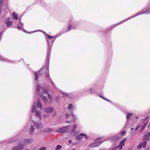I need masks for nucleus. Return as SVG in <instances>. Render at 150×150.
Here are the masks:
<instances>
[{
  "label": "nucleus",
  "instance_id": "obj_1",
  "mask_svg": "<svg viewBox=\"0 0 150 150\" xmlns=\"http://www.w3.org/2000/svg\"><path fill=\"white\" fill-rule=\"evenodd\" d=\"M33 142V139L31 138L22 139L20 141V143H21L22 145H23V146L24 145L31 144Z\"/></svg>",
  "mask_w": 150,
  "mask_h": 150
},
{
  "label": "nucleus",
  "instance_id": "obj_2",
  "mask_svg": "<svg viewBox=\"0 0 150 150\" xmlns=\"http://www.w3.org/2000/svg\"><path fill=\"white\" fill-rule=\"evenodd\" d=\"M69 127L68 126L65 127H63L57 130V132H58L61 133H66L67 132Z\"/></svg>",
  "mask_w": 150,
  "mask_h": 150
},
{
  "label": "nucleus",
  "instance_id": "obj_3",
  "mask_svg": "<svg viewBox=\"0 0 150 150\" xmlns=\"http://www.w3.org/2000/svg\"><path fill=\"white\" fill-rule=\"evenodd\" d=\"M42 70L43 74H44V76H48L49 75L48 69L47 67L45 66L43 69H41Z\"/></svg>",
  "mask_w": 150,
  "mask_h": 150
},
{
  "label": "nucleus",
  "instance_id": "obj_4",
  "mask_svg": "<svg viewBox=\"0 0 150 150\" xmlns=\"http://www.w3.org/2000/svg\"><path fill=\"white\" fill-rule=\"evenodd\" d=\"M44 111L47 113H51L54 110V108L52 107H47L44 109Z\"/></svg>",
  "mask_w": 150,
  "mask_h": 150
},
{
  "label": "nucleus",
  "instance_id": "obj_5",
  "mask_svg": "<svg viewBox=\"0 0 150 150\" xmlns=\"http://www.w3.org/2000/svg\"><path fill=\"white\" fill-rule=\"evenodd\" d=\"M82 136H84L86 139H87L88 137L87 135L86 134L81 133L79 135H77L76 137V139H80L82 138Z\"/></svg>",
  "mask_w": 150,
  "mask_h": 150
},
{
  "label": "nucleus",
  "instance_id": "obj_6",
  "mask_svg": "<svg viewBox=\"0 0 150 150\" xmlns=\"http://www.w3.org/2000/svg\"><path fill=\"white\" fill-rule=\"evenodd\" d=\"M18 144L20 145L19 146L14 147L11 150H22L23 148V145H22L20 142Z\"/></svg>",
  "mask_w": 150,
  "mask_h": 150
},
{
  "label": "nucleus",
  "instance_id": "obj_7",
  "mask_svg": "<svg viewBox=\"0 0 150 150\" xmlns=\"http://www.w3.org/2000/svg\"><path fill=\"white\" fill-rule=\"evenodd\" d=\"M144 139L146 140H150V132H146L144 134Z\"/></svg>",
  "mask_w": 150,
  "mask_h": 150
},
{
  "label": "nucleus",
  "instance_id": "obj_8",
  "mask_svg": "<svg viewBox=\"0 0 150 150\" xmlns=\"http://www.w3.org/2000/svg\"><path fill=\"white\" fill-rule=\"evenodd\" d=\"M41 69L40 70L38 73L35 72V80L36 81L38 80V76L39 75H41L43 74V72L42 71H41Z\"/></svg>",
  "mask_w": 150,
  "mask_h": 150
},
{
  "label": "nucleus",
  "instance_id": "obj_9",
  "mask_svg": "<svg viewBox=\"0 0 150 150\" xmlns=\"http://www.w3.org/2000/svg\"><path fill=\"white\" fill-rule=\"evenodd\" d=\"M32 122L34 127H36L37 129L40 130L41 129L39 124L34 122V121L33 120H32Z\"/></svg>",
  "mask_w": 150,
  "mask_h": 150
},
{
  "label": "nucleus",
  "instance_id": "obj_10",
  "mask_svg": "<svg viewBox=\"0 0 150 150\" xmlns=\"http://www.w3.org/2000/svg\"><path fill=\"white\" fill-rule=\"evenodd\" d=\"M53 129L52 128H48L47 129H45L42 131L43 132H52Z\"/></svg>",
  "mask_w": 150,
  "mask_h": 150
},
{
  "label": "nucleus",
  "instance_id": "obj_11",
  "mask_svg": "<svg viewBox=\"0 0 150 150\" xmlns=\"http://www.w3.org/2000/svg\"><path fill=\"white\" fill-rule=\"evenodd\" d=\"M103 142L102 141H99L97 142H95L93 143L94 147H96L99 146L100 144L103 143Z\"/></svg>",
  "mask_w": 150,
  "mask_h": 150
},
{
  "label": "nucleus",
  "instance_id": "obj_12",
  "mask_svg": "<svg viewBox=\"0 0 150 150\" xmlns=\"http://www.w3.org/2000/svg\"><path fill=\"white\" fill-rule=\"evenodd\" d=\"M0 61H3L4 62H8V59L6 58L0 56Z\"/></svg>",
  "mask_w": 150,
  "mask_h": 150
},
{
  "label": "nucleus",
  "instance_id": "obj_13",
  "mask_svg": "<svg viewBox=\"0 0 150 150\" xmlns=\"http://www.w3.org/2000/svg\"><path fill=\"white\" fill-rule=\"evenodd\" d=\"M5 23L6 24L7 26H9V18L7 17L6 18L5 21Z\"/></svg>",
  "mask_w": 150,
  "mask_h": 150
},
{
  "label": "nucleus",
  "instance_id": "obj_14",
  "mask_svg": "<svg viewBox=\"0 0 150 150\" xmlns=\"http://www.w3.org/2000/svg\"><path fill=\"white\" fill-rule=\"evenodd\" d=\"M37 107L39 108H42V105L41 103V102L40 101V100H38L37 101Z\"/></svg>",
  "mask_w": 150,
  "mask_h": 150
},
{
  "label": "nucleus",
  "instance_id": "obj_15",
  "mask_svg": "<svg viewBox=\"0 0 150 150\" xmlns=\"http://www.w3.org/2000/svg\"><path fill=\"white\" fill-rule=\"evenodd\" d=\"M35 129L32 126H31V128L29 130V132L30 134H32L34 132Z\"/></svg>",
  "mask_w": 150,
  "mask_h": 150
},
{
  "label": "nucleus",
  "instance_id": "obj_16",
  "mask_svg": "<svg viewBox=\"0 0 150 150\" xmlns=\"http://www.w3.org/2000/svg\"><path fill=\"white\" fill-rule=\"evenodd\" d=\"M13 16L14 19L15 20H17L18 18V16L17 14L15 12H13Z\"/></svg>",
  "mask_w": 150,
  "mask_h": 150
},
{
  "label": "nucleus",
  "instance_id": "obj_17",
  "mask_svg": "<svg viewBox=\"0 0 150 150\" xmlns=\"http://www.w3.org/2000/svg\"><path fill=\"white\" fill-rule=\"evenodd\" d=\"M77 127V126L76 125L74 124L73 125V127L72 128V129L71 131V132H73L76 129V128Z\"/></svg>",
  "mask_w": 150,
  "mask_h": 150
},
{
  "label": "nucleus",
  "instance_id": "obj_18",
  "mask_svg": "<svg viewBox=\"0 0 150 150\" xmlns=\"http://www.w3.org/2000/svg\"><path fill=\"white\" fill-rule=\"evenodd\" d=\"M42 91L43 93L45 94H47L48 90L45 89L44 87H42Z\"/></svg>",
  "mask_w": 150,
  "mask_h": 150
},
{
  "label": "nucleus",
  "instance_id": "obj_19",
  "mask_svg": "<svg viewBox=\"0 0 150 150\" xmlns=\"http://www.w3.org/2000/svg\"><path fill=\"white\" fill-rule=\"evenodd\" d=\"M36 111V106L35 105H33L32 108L31 112L34 113L35 111Z\"/></svg>",
  "mask_w": 150,
  "mask_h": 150
},
{
  "label": "nucleus",
  "instance_id": "obj_20",
  "mask_svg": "<svg viewBox=\"0 0 150 150\" xmlns=\"http://www.w3.org/2000/svg\"><path fill=\"white\" fill-rule=\"evenodd\" d=\"M42 100L45 103H46L47 102V100L45 96H43L42 97Z\"/></svg>",
  "mask_w": 150,
  "mask_h": 150
},
{
  "label": "nucleus",
  "instance_id": "obj_21",
  "mask_svg": "<svg viewBox=\"0 0 150 150\" xmlns=\"http://www.w3.org/2000/svg\"><path fill=\"white\" fill-rule=\"evenodd\" d=\"M75 28L74 27L72 26L71 25H69L68 27V30L67 31L71 30V29Z\"/></svg>",
  "mask_w": 150,
  "mask_h": 150
},
{
  "label": "nucleus",
  "instance_id": "obj_22",
  "mask_svg": "<svg viewBox=\"0 0 150 150\" xmlns=\"http://www.w3.org/2000/svg\"><path fill=\"white\" fill-rule=\"evenodd\" d=\"M40 111H39V112L36 111V116L39 117L40 119H41V115L40 114Z\"/></svg>",
  "mask_w": 150,
  "mask_h": 150
},
{
  "label": "nucleus",
  "instance_id": "obj_23",
  "mask_svg": "<svg viewBox=\"0 0 150 150\" xmlns=\"http://www.w3.org/2000/svg\"><path fill=\"white\" fill-rule=\"evenodd\" d=\"M146 144V141H144L142 143V146L144 148H145Z\"/></svg>",
  "mask_w": 150,
  "mask_h": 150
},
{
  "label": "nucleus",
  "instance_id": "obj_24",
  "mask_svg": "<svg viewBox=\"0 0 150 150\" xmlns=\"http://www.w3.org/2000/svg\"><path fill=\"white\" fill-rule=\"evenodd\" d=\"M146 123H145L144 124L143 127L142 128H141L140 129V130H139V131L140 132H141L143 131V130L144 129L145 126H146Z\"/></svg>",
  "mask_w": 150,
  "mask_h": 150
},
{
  "label": "nucleus",
  "instance_id": "obj_25",
  "mask_svg": "<svg viewBox=\"0 0 150 150\" xmlns=\"http://www.w3.org/2000/svg\"><path fill=\"white\" fill-rule=\"evenodd\" d=\"M41 88V86L40 85H38L37 86V88H36V90L37 91H40V89Z\"/></svg>",
  "mask_w": 150,
  "mask_h": 150
},
{
  "label": "nucleus",
  "instance_id": "obj_26",
  "mask_svg": "<svg viewBox=\"0 0 150 150\" xmlns=\"http://www.w3.org/2000/svg\"><path fill=\"white\" fill-rule=\"evenodd\" d=\"M61 148V146L60 145H58L55 148V150H59V149H60Z\"/></svg>",
  "mask_w": 150,
  "mask_h": 150
},
{
  "label": "nucleus",
  "instance_id": "obj_27",
  "mask_svg": "<svg viewBox=\"0 0 150 150\" xmlns=\"http://www.w3.org/2000/svg\"><path fill=\"white\" fill-rule=\"evenodd\" d=\"M73 107V105L72 104H70L68 106V108L70 109H71Z\"/></svg>",
  "mask_w": 150,
  "mask_h": 150
},
{
  "label": "nucleus",
  "instance_id": "obj_28",
  "mask_svg": "<svg viewBox=\"0 0 150 150\" xmlns=\"http://www.w3.org/2000/svg\"><path fill=\"white\" fill-rule=\"evenodd\" d=\"M99 96L100 97H101V98H103V99L108 101V102H110V101L108 99H106V98H105L104 97H103L102 96H101V95H99Z\"/></svg>",
  "mask_w": 150,
  "mask_h": 150
},
{
  "label": "nucleus",
  "instance_id": "obj_29",
  "mask_svg": "<svg viewBox=\"0 0 150 150\" xmlns=\"http://www.w3.org/2000/svg\"><path fill=\"white\" fill-rule=\"evenodd\" d=\"M47 36L48 38L50 40H52L54 38V37L50 36L48 35H47Z\"/></svg>",
  "mask_w": 150,
  "mask_h": 150
},
{
  "label": "nucleus",
  "instance_id": "obj_30",
  "mask_svg": "<svg viewBox=\"0 0 150 150\" xmlns=\"http://www.w3.org/2000/svg\"><path fill=\"white\" fill-rule=\"evenodd\" d=\"M3 1L2 0H1L0 1V11L1 12V8L3 4Z\"/></svg>",
  "mask_w": 150,
  "mask_h": 150
},
{
  "label": "nucleus",
  "instance_id": "obj_31",
  "mask_svg": "<svg viewBox=\"0 0 150 150\" xmlns=\"http://www.w3.org/2000/svg\"><path fill=\"white\" fill-rule=\"evenodd\" d=\"M122 146L121 145H120V144L118 145L117 146V148H120V150H121L122 149Z\"/></svg>",
  "mask_w": 150,
  "mask_h": 150
},
{
  "label": "nucleus",
  "instance_id": "obj_32",
  "mask_svg": "<svg viewBox=\"0 0 150 150\" xmlns=\"http://www.w3.org/2000/svg\"><path fill=\"white\" fill-rule=\"evenodd\" d=\"M48 94V97L49 99H50V100H52V96L50 95V94L49 93H47Z\"/></svg>",
  "mask_w": 150,
  "mask_h": 150
},
{
  "label": "nucleus",
  "instance_id": "obj_33",
  "mask_svg": "<svg viewBox=\"0 0 150 150\" xmlns=\"http://www.w3.org/2000/svg\"><path fill=\"white\" fill-rule=\"evenodd\" d=\"M142 147V143H140L137 146L138 148L139 149H141Z\"/></svg>",
  "mask_w": 150,
  "mask_h": 150
},
{
  "label": "nucleus",
  "instance_id": "obj_34",
  "mask_svg": "<svg viewBox=\"0 0 150 150\" xmlns=\"http://www.w3.org/2000/svg\"><path fill=\"white\" fill-rule=\"evenodd\" d=\"M126 133V132L125 131H123L121 133V135H124Z\"/></svg>",
  "mask_w": 150,
  "mask_h": 150
},
{
  "label": "nucleus",
  "instance_id": "obj_35",
  "mask_svg": "<svg viewBox=\"0 0 150 150\" xmlns=\"http://www.w3.org/2000/svg\"><path fill=\"white\" fill-rule=\"evenodd\" d=\"M140 126V125H138L137 127L135 128V131H137L139 128Z\"/></svg>",
  "mask_w": 150,
  "mask_h": 150
},
{
  "label": "nucleus",
  "instance_id": "obj_36",
  "mask_svg": "<svg viewBox=\"0 0 150 150\" xmlns=\"http://www.w3.org/2000/svg\"><path fill=\"white\" fill-rule=\"evenodd\" d=\"M120 145H121L122 146H123L125 145L124 142L122 140L120 142Z\"/></svg>",
  "mask_w": 150,
  "mask_h": 150
},
{
  "label": "nucleus",
  "instance_id": "obj_37",
  "mask_svg": "<svg viewBox=\"0 0 150 150\" xmlns=\"http://www.w3.org/2000/svg\"><path fill=\"white\" fill-rule=\"evenodd\" d=\"M120 139V137L119 136H117L114 138V139L115 140H119Z\"/></svg>",
  "mask_w": 150,
  "mask_h": 150
},
{
  "label": "nucleus",
  "instance_id": "obj_38",
  "mask_svg": "<svg viewBox=\"0 0 150 150\" xmlns=\"http://www.w3.org/2000/svg\"><path fill=\"white\" fill-rule=\"evenodd\" d=\"M46 148L45 147H43L40 148L39 149V150H45Z\"/></svg>",
  "mask_w": 150,
  "mask_h": 150
},
{
  "label": "nucleus",
  "instance_id": "obj_39",
  "mask_svg": "<svg viewBox=\"0 0 150 150\" xmlns=\"http://www.w3.org/2000/svg\"><path fill=\"white\" fill-rule=\"evenodd\" d=\"M17 140V139H16L14 140H11L10 141V143H13L15 141H16Z\"/></svg>",
  "mask_w": 150,
  "mask_h": 150
},
{
  "label": "nucleus",
  "instance_id": "obj_40",
  "mask_svg": "<svg viewBox=\"0 0 150 150\" xmlns=\"http://www.w3.org/2000/svg\"><path fill=\"white\" fill-rule=\"evenodd\" d=\"M89 146L91 147H94L93 143L90 144L89 145Z\"/></svg>",
  "mask_w": 150,
  "mask_h": 150
},
{
  "label": "nucleus",
  "instance_id": "obj_41",
  "mask_svg": "<svg viewBox=\"0 0 150 150\" xmlns=\"http://www.w3.org/2000/svg\"><path fill=\"white\" fill-rule=\"evenodd\" d=\"M66 116L67 118H68L69 117L70 115H69V114H66Z\"/></svg>",
  "mask_w": 150,
  "mask_h": 150
},
{
  "label": "nucleus",
  "instance_id": "obj_42",
  "mask_svg": "<svg viewBox=\"0 0 150 150\" xmlns=\"http://www.w3.org/2000/svg\"><path fill=\"white\" fill-rule=\"evenodd\" d=\"M127 140V138H124L122 140L124 142Z\"/></svg>",
  "mask_w": 150,
  "mask_h": 150
},
{
  "label": "nucleus",
  "instance_id": "obj_43",
  "mask_svg": "<svg viewBox=\"0 0 150 150\" xmlns=\"http://www.w3.org/2000/svg\"><path fill=\"white\" fill-rule=\"evenodd\" d=\"M62 93L63 95H66V96H67L68 95V94L67 93H66L65 92H62Z\"/></svg>",
  "mask_w": 150,
  "mask_h": 150
},
{
  "label": "nucleus",
  "instance_id": "obj_44",
  "mask_svg": "<svg viewBox=\"0 0 150 150\" xmlns=\"http://www.w3.org/2000/svg\"><path fill=\"white\" fill-rule=\"evenodd\" d=\"M101 138H97L95 140V141H98V140H100V139H101Z\"/></svg>",
  "mask_w": 150,
  "mask_h": 150
},
{
  "label": "nucleus",
  "instance_id": "obj_45",
  "mask_svg": "<svg viewBox=\"0 0 150 150\" xmlns=\"http://www.w3.org/2000/svg\"><path fill=\"white\" fill-rule=\"evenodd\" d=\"M112 149H113V150H115L116 149H117V146H116V147H113V148H112Z\"/></svg>",
  "mask_w": 150,
  "mask_h": 150
},
{
  "label": "nucleus",
  "instance_id": "obj_46",
  "mask_svg": "<svg viewBox=\"0 0 150 150\" xmlns=\"http://www.w3.org/2000/svg\"><path fill=\"white\" fill-rule=\"evenodd\" d=\"M56 115V112H54L53 113V115H52L53 117H54V116Z\"/></svg>",
  "mask_w": 150,
  "mask_h": 150
},
{
  "label": "nucleus",
  "instance_id": "obj_47",
  "mask_svg": "<svg viewBox=\"0 0 150 150\" xmlns=\"http://www.w3.org/2000/svg\"><path fill=\"white\" fill-rule=\"evenodd\" d=\"M126 118L127 119H129L130 118V116L129 115H128L127 116Z\"/></svg>",
  "mask_w": 150,
  "mask_h": 150
},
{
  "label": "nucleus",
  "instance_id": "obj_48",
  "mask_svg": "<svg viewBox=\"0 0 150 150\" xmlns=\"http://www.w3.org/2000/svg\"><path fill=\"white\" fill-rule=\"evenodd\" d=\"M17 29L18 30H20L21 29V28L20 26H18L17 27Z\"/></svg>",
  "mask_w": 150,
  "mask_h": 150
},
{
  "label": "nucleus",
  "instance_id": "obj_49",
  "mask_svg": "<svg viewBox=\"0 0 150 150\" xmlns=\"http://www.w3.org/2000/svg\"><path fill=\"white\" fill-rule=\"evenodd\" d=\"M127 114L129 115L132 116V113H128Z\"/></svg>",
  "mask_w": 150,
  "mask_h": 150
},
{
  "label": "nucleus",
  "instance_id": "obj_50",
  "mask_svg": "<svg viewBox=\"0 0 150 150\" xmlns=\"http://www.w3.org/2000/svg\"><path fill=\"white\" fill-rule=\"evenodd\" d=\"M71 115L72 116H73V118H74V120H75V117L74 116V114H71Z\"/></svg>",
  "mask_w": 150,
  "mask_h": 150
},
{
  "label": "nucleus",
  "instance_id": "obj_51",
  "mask_svg": "<svg viewBox=\"0 0 150 150\" xmlns=\"http://www.w3.org/2000/svg\"><path fill=\"white\" fill-rule=\"evenodd\" d=\"M69 142L70 143H71L72 142V141L70 139L69 140Z\"/></svg>",
  "mask_w": 150,
  "mask_h": 150
},
{
  "label": "nucleus",
  "instance_id": "obj_52",
  "mask_svg": "<svg viewBox=\"0 0 150 150\" xmlns=\"http://www.w3.org/2000/svg\"><path fill=\"white\" fill-rule=\"evenodd\" d=\"M46 58H47L46 60H48V55L47 54Z\"/></svg>",
  "mask_w": 150,
  "mask_h": 150
},
{
  "label": "nucleus",
  "instance_id": "obj_53",
  "mask_svg": "<svg viewBox=\"0 0 150 150\" xmlns=\"http://www.w3.org/2000/svg\"><path fill=\"white\" fill-rule=\"evenodd\" d=\"M77 144V143H76V142H75V143H72V144H73V145H75L76 144Z\"/></svg>",
  "mask_w": 150,
  "mask_h": 150
},
{
  "label": "nucleus",
  "instance_id": "obj_54",
  "mask_svg": "<svg viewBox=\"0 0 150 150\" xmlns=\"http://www.w3.org/2000/svg\"><path fill=\"white\" fill-rule=\"evenodd\" d=\"M146 12H147L146 11H145L144 12H143L142 13H140V14H143V13H146Z\"/></svg>",
  "mask_w": 150,
  "mask_h": 150
},
{
  "label": "nucleus",
  "instance_id": "obj_55",
  "mask_svg": "<svg viewBox=\"0 0 150 150\" xmlns=\"http://www.w3.org/2000/svg\"><path fill=\"white\" fill-rule=\"evenodd\" d=\"M12 21H10V26L12 24Z\"/></svg>",
  "mask_w": 150,
  "mask_h": 150
},
{
  "label": "nucleus",
  "instance_id": "obj_56",
  "mask_svg": "<svg viewBox=\"0 0 150 150\" xmlns=\"http://www.w3.org/2000/svg\"><path fill=\"white\" fill-rule=\"evenodd\" d=\"M134 129L133 128H132L130 129V130L131 131H133L134 130Z\"/></svg>",
  "mask_w": 150,
  "mask_h": 150
},
{
  "label": "nucleus",
  "instance_id": "obj_57",
  "mask_svg": "<svg viewBox=\"0 0 150 150\" xmlns=\"http://www.w3.org/2000/svg\"><path fill=\"white\" fill-rule=\"evenodd\" d=\"M99 150H105L104 149H99Z\"/></svg>",
  "mask_w": 150,
  "mask_h": 150
},
{
  "label": "nucleus",
  "instance_id": "obj_58",
  "mask_svg": "<svg viewBox=\"0 0 150 150\" xmlns=\"http://www.w3.org/2000/svg\"><path fill=\"white\" fill-rule=\"evenodd\" d=\"M138 117H135V119H138Z\"/></svg>",
  "mask_w": 150,
  "mask_h": 150
},
{
  "label": "nucleus",
  "instance_id": "obj_59",
  "mask_svg": "<svg viewBox=\"0 0 150 150\" xmlns=\"http://www.w3.org/2000/svg\"><path fill=\"white\" fill-rule=\"evenodd\" d=\"M69 121H67L66 122V123H69Z\"/></svg>",
  "mask_w": 150,
  "mask_h": 150
},
{
  "label": "nucleus",
  "instance_id": "obj_60",
  "mask_svg": "<svg viewBox=\"0 0 150 150\" xmlns=\"http://www.w3.org/2000/svg\"><path fill=\"white\" fill-rule=\"evenodd\" d=\"M44 116L46 118V116L45 115H44Z\"/></svg>",
  "mask_w": 150,
  "mask_h": 150
},
{
  "label": "nucleus",
  "instance_id": "obj_61",
  "mask_svg": "<svg viewBox=\"0 0 150 150\" xmlns=\"http://www.w3.org/2000/svg\"><path fill=\"white\" fill-rule=\"evenodd\" d=\"M72 150H76V149H72Z\"/></svg>",
  "mask_w": 150,
  "mask_h": 150
},
{
  "label": "nucleus",
  "instance_id": "obj_62",
  "mask_svg": "<svg viewBox=\"0 0 150 150\" xmlns=\"http://www.w3.org/2000/svg\"><path fill=\"white\" fill-rule=\"evenodd\" d=\"M148 119V117H147V118H146V120H147V119Z\"/></svg>",
  "mask_w": 150,
  "mask_h": 150
},
{
  "label": "nucleus",
  "instance_id": "obj_63",
  "mask_svg": "<svg viewBox=\"0 0 150 150\" xmlns=\"http://www.w3.org/2000/svg\"><path fill=\"white\" fill-rule=\"evenodd\" d=\"M111 150H114L112 149Z\"/></svg>",
  "mask_w": 150,
  "mask_h": 150
},
{
  "label": "nucleus",
  "instance_id": "obj_64",
  "mask_svg": "<svg viewBox=\"0 0 150 150\" xmlns=\"http://www.w3.org/2000/svg\"><path fill=\"white\" fill-rule=\"evenodd\" d=\"M111 150H114L112 149Z\"/></svg>",
  "mask_w": 150,
  "mask_h": 150
}]
</instances>
